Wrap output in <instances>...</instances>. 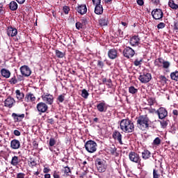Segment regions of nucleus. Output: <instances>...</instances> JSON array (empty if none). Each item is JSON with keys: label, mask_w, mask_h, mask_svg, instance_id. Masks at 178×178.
Segmentation results:
<instances>
[{"label": "nucleus", "mask_w": 178, "mask_h": 178, "mask_svg": "<svg viewBox=\"0 0 178 178\" xmlns=\"http://www.w3.org/2000/svg\"><path fill=\"white\" fill-rule=\"evenodd\" d=\"M120 129L124 133H133L134 124L129 119H123L120 122Z\"/></svg>", "instance_id": "f257e3e1"}, {"label": "nucleus", "mask_w": 178, "mask_h": 178, "mask_svg": "<svg viewBox=\"0 0 178 178\" xmlns=\"http://www.w3.org/2000/svg\"><path fill=\"white\" fill-rule=\"evenodd\" d=\"M137 127L140 130H145L149 127V119L147 116L140 115L137 119Z\"/></svg>", "instance_id": "f03ea898"}, {"label": "nucleus", "mask_w": 178, "mask_h": 178, "mask_svg": "<svg viewBox=\"0 0 178 178\" xmlns=\"http://www.w3.org/2000/svg\"><path fill=\"white\" fill-rule=\"evenodd\" d=\"M97 147H98L97 143L92 140H88L85 143V148L90 154H94L97 151Z\"/></svg>", "instance_id": "7ed1b4c3"}, {"label": "nucleus", "mask_w": 178, "mask_h": 178, "mask_svg": "<svg viewBox=\"0 0 178 178\" xmlns=\"http://www.w3.org/2000/svg\"><path fill=\"white\" fill-rule=\"evenodd\" d=\"M95 165L99 173H104V172L106 170V164H105V161L101 159H96Z\"/></svg>", "instance_id": "20e7f679"}, {"label": "nucleus", "mask_w": 178, "mask_h": 178, "mask_svg": "<svg viewBox=\"0 0 178 178\" xmlns=\"http://www.w3.org/2000/svg\"><path fill=\"white\" fill-rule=\"evenodd\" d=\"M154 65L157 67H163V69L168 70L170 67V62L163 60L162 58H159L154 61Z\"/></svg>", "instance_id": "39448f33"}, {"label": "nucleus", "mask_w": 178, "mask_h": 178, "mask_svg": "<svg viewBox=\"0 0 178 178\" xmlns=\"http://www.w3.org/2000/svg\"><path fill=\"white\" fill-rule=\"evenodd\" d=\"M41 98L43 102H44V104H46L47 105H52V104H54V96L51 94L44 93L41 96Z\"/></svg>", "instance_id": "423d86ee"}, {"label": "nucleus", "mask_w": 178, "mask_h": 178, "mask_svg": "<svg viewBox=\"0 0 178 178\" xmlns=\"http://www.w3.org/2000/svg\"><path fill=\"white\" fill-rule=\"evenodd\" d=\"M152 16L155 20H161L163 17V12L159 8H156L152 11Z\"/></svg>", "instance_id": "0eeeda50"}, {"label": "nucleus", "mask_w": 178, "mask_h": 178, "mask_svg": "<svg viewBox=\"0 0 178 178\" xmlns=\"http://www.w3.org/2000/svg\"><path fill=\"white\" fill-rule=\"evenodd\" d=\"M152 79V76L149 73L140 74L138 77V80L140 82H142L143 84H147V83H149Z\"/></svg>", "instance_id": "6e6552de"}, {"label": "nucleus", "mask_w": 178, "mask_h": 178, "mask_svg": "<svg viewBox=\"0 0 178 178\" xmlns=\"http://www.w3.org/2000/svg\"><path fill=\"white\" fill-rule=\"evenodd\" d=\"M36 109L40 115H41V113H45V112L48 111V105L44 102H39L36 106Z\"/></svg>", "instance_id": "1a4fd4ad"}, {"label": "nucleus", "mask_w": 178, "mask_h": 178, "mask_svg": "<svg viewBox=\"0 0 178 178\" xmlns=\"http://www.w3.org/2000/svg\"><path fill=\"white\" fill-rule=\"evenodd\" d=\"M136 54V51L131 47H127L125 49L123 50V55L125 58H127L129 59V58H133Z\"/></svg>", "instance_id": "9d476101"}, {"label": "nucleus", "mask_w": 178, "mask_h": 178, "mask_svg": "<svg viewBox=\"0 0 178 178\" xmlns=\"http://www.w3.org/2000/svg\"><path fill=\"white\" fill-rule=\"evenodd\" d=\"M19 70H20L21 74L24 77H29V76L31 75V70L27 65H22L19 68Z\"/></svg>", "instance_id": "9b49d317"}, {"label": "nucleus", "mask_w": 178, "mask_h": 178, "mask_svg": "<svg viewBox=\"0 0 178 178\" xmlns=\"http://www.w3.org/2000/svg\"><path fill=\"white\" fill-rule=\"evenodd\" d=\"M129 158L131 162H134L135 163H141V159H140V156L134 152H131L129 153Z\"/></svg>", "instance_id": "f8f14e48"}, {"label": "nucleus", "mask_w": 178, "mask_h": 178, "mask_svg": "<svg viewBox=\"0 0 178 178\" xmlns=\"http://www.w3.org/2000/svg\"><path fill=\"white\" fill-rule=\"evenodd\" d=\"M156 112V115L159 116V119L161 120L168 116V111L164 107H160Z\"/></svg>", "instance_id": "ddd939ff"}, {"label": "nucleus", "mask_w": 178, "mask_h": 178, "mask_svg": "<svg viewBox=\"0 0 178 178\" xmlns=\"http://www.w3.org/2000/svg\"><path fill=\"white\" fill-rule=\"evenodd\" d=\"M15 104H16V101L12 97H8L4 101V106L6 108H12Z\"/></svg>", "instance_id": "4468645a"}, {"label": "nucleus", "mask_w": 178, "mask_h": 178, "mask_svg": "<svg viewBox=\"0 0 178 178\" xmlns=\"http://www.w3.org/2000/svg\"><path fill=\"white\" fill-rule=\"evenodd\" d=\"M97 109L99 112H106L108 107L106 106L105 101L102 100V102H99L97 105Z\"/></svg>", "instance_id": "2eb2a0df"}, {"label": "nucleus", "mask_w": 178, "mask_h": 178, "mask_svg": "<svg viewBox=\"0 0 178 178\" xmlns=\"http://www.w3.org/2000/svg\"><path fill=\"white\" fill-rule=\"evenodd\" d=\"M7 35L8 37H16L17 35V29L12 26H8L7 29Z\"/></svg>", "instance_id": "dca6fc26"}, {"label": "nucleus", "mask_w": 178, "mask_h": 178, "mask_svg": "<svg viewBox=\"0 0 178 178\" xmlns=\"http://www.w3.org/2000/svg\"><path fill=\"white\" fill-rule=\"evenodd\" d=\"M113 138L114 140H117L121 145H123V142L122 141V134H120L119 131H115L113 133Z\"/></svg>", "instance_id": "f3484780"}, {"label": "nucleus", "mask_w": 178, "mask_h": 178, "mask_svg": "<svg viewBox=\"0 0 178 178\" xmlns=\"http://www.w3.org/2000/svg\"><path fill=\"white\" fill-rule=\"evenodd\" d=\"M24 114H17L16 113H12V118H13L15 122H22V120L24 119Z\"/></svg>", "instance_id": "a211bd4d"}, {"label": "nucleus", "mask_w": 178, "mask_h": 178, "mask_svg": "<svg viewBox=\"0 0 178 178\" xmlns=\"http://www.w3.org/2000/svg\"><path fill=\"white\" fill-rule=\"evenodd\" d=\"M129 42L132 47H137V45L140 44V38L137 35H134L130 38Z\"/></svg>", "instance_id": "6ab92c4d"}, {"label": "nucleus", "mask_w": 178, "mask_h": 178, "mask_svg": "<svg viewBox=\"0 0 178 178\" xmlns=\"http://www.w3.org/2000/svg\"><path fill=\"white\" fill-rule=\"evenodd\" d=\"M10 147L12 149H19L20 148V141L17 139H13L10 142Z\"/></svg>", "instance_id": "aec40b11"}, {"label": "nucleus", "mask_w": 178, "mask_h": 178, "mask_svg": "<svg viewBox=\"0 0 178 178\" xmlns=\"http://www.w3.org/2000/svg\"><path fill=\"white\" fill-rule=\"evenodd\" d=\"M108 55L110 59H116L118 58V50L111 49L108 51Z\"/></svg>", "instance_id": "412c9836"}, {"label": "nucleus", "mask_w": 178, "mask_h": 178, "mask_svg": "<svg viewBox=\"0 0 178 178\" xmlns=\"http://www.w3.org/2000/svg\"><path fill=\"white\" fill-rule=\"evenodd\" d=\"M25 101L26 102H34L35 101V96L33 93H28L26 95Z\"/></svg>", "instance_id": "4be33fe9"}, {"label": "nucleus", "mask_w": 178, "mask_h": 178, "mask_svg": "<svg viewBox=\"0 0 178 178\" xmlns=\"http://www.w3.org/2000/svg\"><path fill=\"white\" fill-rule=\"evenodd\" d=\"M77 11L80 15H86L87 13V6L86 5H81L78 7Z\"/></svg>", "instance_id": "5701e85b"}, {"label": "nucleus", "mask_w": 178, "mask_h": 178, "mask_svg": "<svg viewBox=\"0 0 178 178\" xmlns=\"http://www.w3.org/2000/svg\"><path fill=\"white\" fill-rule=\"evenodd\" d=\"M95 13H96V15H102V13H104V8H102V5L97 4L95 6Z\"/></svg>", "instance_id": "b1692460"}, {"label": "nucleus", "mask_w": 178, "mask_h": 178, "mask_svg": "<svg viewBox=\"0 0 178 178\" xmlns=\"http://www.w3.org/2000/svg\"><path fill=\"white\" fill-rule=\"evenodd\" d=\"M1 73L3 77H5V79H9V77H10V71H9V70L3 68L1 70Z\"/></svg>", "instance_id": "393cba45"}, {"label": "nucleus", "mask_w": 178, "mask_h": 178, "mask_svg": "<svg viewBox=\"0 0 178 178\" xmlns=\"http://www.w3.org/2000/svg\"><path fill=\"white\" fill-rule=\"evenodd\" d=\"M86 24H87V19H83L82 23L80 22L76 23V29H77V30H81Z\"/></svg>", "instance_id": "a878e982"}, {"label": "nucleus", "mask_w": 178, "mask_h": 178, "mask_svg": "<svg viewBox=\"0 0 178 178\" xmlns=\"http://www.w3.org/2000/svg\"><path fill=\"white\" fill-rule=\"evenodd\" d=\"M16 98L18 101H22L23 98H24V93L22 92L20 90H17L15 91Z\"/></svg>", "instance_id": "bb28decb"}, {"label": "nucleus", "mask_w": 178, "mask_h": 178, "mask_svg": "<svg viewBox=\"0 0 178 178\" xmlns=\"http://www.w3.org/2000/svg\"><path fill=\"white\" fill-rule=\"evenodd\" d=\"M19 162H20V161L19 160V157L17 156H14L11 159L10 165H12L13 166H17V165H19Z\"/></svg>", "instance_id": "cd10ccee"}, {"label": "nucleus", "mask_w": 178, "mask_h": 178, "mask_svg": "<svg viewBox=\"0 0 178 178\" xmlns=\"http://www.w3.org/2000/svg\"><path fill=\"white\" fill-rule=\"evenodd\" d=\"M147 105L149 106H154V105H156V99L154 97H149L147 99Z\"/></svg>", "instance_id": "c85d7f7f"}, {"label": "nucleus", "mask_w": 178, "mask_h": 178, "mask_svg": "<svg viewBox=\"0 0 178 178\" xmlns=\"http://www.w3.org/2000/svg\"><path fill=\"white\" fill-rule=\"evenodd\" d=\"M100 26H108V16H104L99 21Z\"/></svg>", "instance_id": "c756f323"}, {"label": "nucleus", "mask_w": 178, "mask_h": 178, "mask_svg": "<svg viewBox=\"0 0 178 178\" xmlns=\"http://www.w3.org/2000/svg\"><path fill=\"white\" fill-rule=\"evenodd\" d=\"M8 6L10 10H17L18 6L16 1H11Z\"/></svg>", "instance_id": "7c9ffc66"}, {"label": "nucleus", "mask_w": 178, "mask_h": 178, "mask_svg": "<svg viewBox=\"0 0 178 178\" xmlns=\"http://www.w3.org/2000/svg\"><path fill=\"white\" fill-rule=\"evenodd\" d=\"M151 156V152L148 150H144L142 152V158L143 159H149V158Z\"/></svg>", "instance_id": "2f4dec72"}, {"label": "nucleus", "mask_w": 178, "mask_h": 178, "mask_svg": "<svg viewBox=\"0 0 178 178\" xmlns=\"http://www.w3.org/2000/svg\"><path fill=\"white\" fill-rule=\"evenodd\" d=\"M171 80H174L175 81H178V71H175L170 73Z\"/></svg>", "instance_id": "473e14b6"}, {"label": "nucleus", "mask_w": 178, "mask_h": 178, "mask_svg": "<svg viewBox=\"0 0 178 178\" xmlns=\"http://www.w3.org/2000/svg\"><path fill=\"white\" fill-rule=\"evenodd\" d=\"M129 94L134 95V94H137V92H138V89L136 88L134 86H130L129 88Z\"/></svg>", "instance_id": "72a5a7b5"}, {"label": "nucleus", "mask_w": 178, "mask_h": 178, "mask_svg": "<svg viewBox=\"0 0 178 178\" xmlns=\"http://www.w3.org/2000/svg\"><path fill=\"white\" fill-rule=\"evenodd\" d=\"M168 5L170 8H171L172 9H174L175 10H176V9L178 8L177 4L175 3V1L173 0H170L168 2Z\"/></svg>", "instance_id": "f704fd0d"}, {"label": "nucleus", "mask_w": 178, "mask_h": 178, "mask_svg": "<svg viewBox=\"0 0 178 178\" xmlns=\"http://www.w3.org/2000/svg\"><path fill=\"white\" fill-rule=\"evenodd\" d=\"M55 52H56V56H57V58L62 59V58L65 57V52H62L58 49H56L55 51Z\"/></svg>", "instance_id": "c9c22d12"}, {"label": "nucleus", "mask_w": 178, "mask_h": 178, "mask_svg": "<svg viewBox=\"0 0 178 178\" xmlns=\"http://www.w3.org/2000/svg\"><path fill=\"white\" fill-rule=\"evenodd\" d=\"M89 95H90V94L88 93V91H87V90L83 89L81 90V97L83 98H85V99H87V98H88Z\"/></svg>", "instance_id": "e433bc0d"}, {"label": "nucleus", "mask_w": 178, "mask_h": 178, "mask_svg": "<svg viewBox=\"0 0 178 178\" xmlns=\"http://www.w3.org/2000/svg\"><path fill=\"white\" fill-rule=\"evenodd\" d=\"M141 63H143V59H136L134 62V65L135 66H140V65H141Z\"/></svg>", "instance_id": "4c0bfd02"}, {"label": "nucleus", "mask_w": 178, "mask_h": 178, "mask_svg": "<svg viewBox=\"0 0 178 178\" xmlns=\"http://www.w3.org/2000/svg\"><path fill=\"white\" fill-rule=\"evenodd\" d=\"M168 121L166 120H161L160 121V124L163 129H166V127L168 126Z\"/></svg>", "instance_id": "58836bf2"}, {"label": "nucleus", "mask_w": 178, "mask_h": 178, "mask_svg": "<svg viewBox=\"0 0 178 178\" xmlns=\"http://www.w3.org/2000/svg\"><path fill=\"white\" fill-rule=\"evenodd\" d=\"M55 144H56V140H55V138H51L49 139V147H54V145H55Z\"/></svg>", "instance_id": "ea45409f"}, {"label": "nucleus", "mask_w": 178, "mask_h": 178, "mask_svg": "<svg viewBox=\"0 0 178 178\" xmlns=\"http://www.w3.org/2000/svg\"><path fill=\"white\" fill-rule=\"evenodd\" d=\"M63 172H64V174L66 175V176H70V168H69V167H65V168H64Z\"/></svg>", "instance_id": "a19ab883"}, {"label": "nucleus", "mask_w": 178, "mask_h": 178, "mask_svg": "<svg viewBox=\"0 0 178 178\" xmlns=\"http://www.w3.org/2000/svg\"><path fill=\"white\" fill-rule=\"evenodd\" d=\"M117 149L115 147H114L113 149H112L111 150V155H114V156H119V154L118 153Z\"/></svg>", "instance_id": "79ce46f5"}, {"label": "nucleus", "mask_w": 178, "mask_h": 178, "mask_svg": "<svg viewBox=\"0 0 178 178\" xmlns=\"http://www.w3.org/2000/svg\"><path fill=\"white\" fill-rule=\"evenodd\" d=\"M161 144V139L159 138H156L153 141V145H159Z\"/></svg>", "instance_id": "37998d69"}, {"label": "nucleus", "mask_w": 178, "mask_h": 178, "mask_svg": "<svg viewBox=\"0 0 178 178\" xmlns=\"http://www.w3.org/2000/svg\"><path fill=\"white\" fill-rule=\"evenodd\" d=\"M9 83L11 84L17 83V79H16V76H14L13 78H11L9 81Z\"/></svg>", "instance_id": "c03bdc74"}, {"label": "nucleus", "mask_w": 178, "mask_h": 178, "mask_svg": "<svg viewBox=\"0 0 178 178\" xmlns=\"http://www.w3.org/2000/svg\"><path fill=\"white\" fill-rule=\"evenodd\" d=\"M37 165V162H35V161L34 160H31V161L29 162V166H30V168H33L34 166Z\"/></svg>", "instance_id": "a18cd8bd"}, {"label": "nucleus", "mask_w": 178, "mask_h": 178, "mask_svg": "<svg viewBox=\"0 0 178 178\" xmlns=\"http://www.w3.org/2000/svg\"><path fill=\"white\" fill-rule=\"evenodd\" d=\"M58 101L60 103L63 102L65 101V95H60L58 97Z\"/></svg>", "instance_id": "49530a36"}, {"label": "nucleus", "mask_w": 178, "mask_h": 178, "mask_svg": "<svg viewBox=\"0 0 178 178\" xmlns=\"http://www.w3.org/2000/svg\"><path fill=\"white\" fill-rule=\"evenodd\" d=\"M63 10H64V13H65V15H68L70 10V8H69V6H65L63 7Z\"/></svg>", "instance_id": "de8ad7c7"}, {"label": "nucleus", "mask_w": 178, "mask_h": 178, "mask_svg": "<svg viewBox=\"0 0 178 178\" xmlns=\"http://www.w3.org/2000/svg\"><path fill=\"white\" fill-rule=\"evenodd\" d=\"M26 177V174L23 172H19L17 174L16 178H24Z\"/></svg>", "instance_id": "09e8293b"}, {"label": "nucleus", "mask_w": 178, "mask_h": 178, "mask_svg": "<svg viewBox=\"0 0 178 178\" xmlns=\"http://www.w3.org/2000/svg\"><path fill=\"white\" fill-rule=\"evenodd\" d=\"M151 3L154 5V6H158V5H159L160 3V1L159 0H151Z\"/></svg>", "instance_id": "8fccbe9b"}, {"label": "nucleus", "mask_w": 178, "mask_h": 178, "mask_svg": "<svg viewBox=\"0 0 178 178\" xmlns=\"http://www.w3.org/2000/svg\"><path fill=\"white\" fill-rule=\"evenodd\" d=\"M153 178H159V175L158 174V171L156 170H153Z\"/></svg>", "instance_id": "3c124183"}, {"label": "nucleus", "mask_w": 178, "mask_h": 178, "mask_svg": "<svg viewBox=\"0 0 178 178\" xmlns=\"http://www.w3.org/2000/svg\"><path fill=\"white\" fill-rule=\"evenodd\" d=\"M157 29H165V23L161 22L157 25Z\"/></svg>", "instance_id": "603ef678"}, {"label": "nucleus", "mask_w": 178, "mask_h": 178, "mask_svg": "<svg viewBox=\"0 0 178 178\" xmlns=\"http://www.w3.org/2000/svg\"><path fill=\"white\" fill-rule=\"evenodd\" d=\"M118 36L120 37V38H123V31L121 29H118Z\"/></svg>", "instance_id": "864d4df0"}, {"label": "nucleus", "mask_w": 178, "mask_h": 178, "mask_svg": "<svg viewBox=\"0 0 178 178\" xmlns=\"http://www.w3.org/2000/svg\"><path fill=\"white\" fill-rule=\"evenodd\" d=\"M93 5H101V0H92Z\"/></svg>", "instance_id": "5fc2aeb1"}, {"label": "nucleus", "mask_w": 178, "mask_h": 178, "mask_svg": "<svg viewBox=\"0 0 178 178\" xmlns=\"http://www.w3.org/2000/svg\"><path fill=\"white\" fill-rule=\"evenodd\" d=\"M106 84V86H108V87H112V79H108Z\"/></svg>", "instance_id": "6e6d98bb"}, {"label": "nucleus", "mask_w": 178, "mask_h": 178, "mask_svg": "<svg viewBox=\"0 0 178 178\" xmlns=\"http://www.w3.org/2000/svg\"><path fill=\"white\" fill-rule=\"evenodd\" d=\"M148 112L149 113H156V109L151 108L148 109Z\"/></svg>", "instance_id": "4d7b16f0"}, {"label": "nucleus", "mask_w": 178, "mask_h": 178, "mask_svg": "<svg viewBox=\"0 0 178 178\" xmlns=\"http://www.w3.org/2000/svg\"><path fill=\"white\" fill-rule=\"evenodd\" d=\"M18 81H23L24 80V78L23 77V75H17V79Z\"/></svg>", "instance_id": "13d9d810"}, {"label": "nucleus", "mask_w": 178, "mask_h": 178, "mask_svg": "<svg viewBox=\"0 0 178 178\" xmlns=\"http://www.w3.org/2000/svg\"><path fill=\"white\" fill-rule=\"evenodd\" d=\"M97 65L99 66V67H102V68L104 67V62L101 60H98Z\"/></svg>", "instance_id": "bf43d9fd"}, {"label": "nucleus", "mask_w": 178, "mask_h": 178, "mask_svg": "<svg viewBox=\"0 0 178 178\" xmlns=\"http://www.w3.org/2000/svg\"><path fill=\"white\" fill-rule=\"evenodd\" d=\"M137 3L140 6H143L144 5V1H143V0H137Z\"/></svg>", "instance_id": "052dcab7"}, {"label": "nucleus", "mask_w": 178, "mask_h": 178, "mask_svg": "<svg viewBox=\"0 0 178 178\" xmlns=\"http://www.w3.org/2000/svg\"><path fill=\"white\" fill-rule=\"evenodd\" d=\"M54 178H60L59 176V174L56 171H54V175H53Z\"/></svg>", "instance_id": "680f3d73"}, {"label": "nucleus", "mask_w": 178, "mask_h": 178, "mask_svg": "<svg viewBox=\"0 0 178 178\" xmlns=\"http://www.w3.org/2000/svg\"><path fill=\"white\" fill-rule=\"evenodd\" d=\"M14 134L15 136H17V137H19V136H20V131L19 130L15 129L14 131Z\"/></svg>", "instance_id": "e2e57ef3"}, {"label": "nucleus", "mask_w": 178, "mask_h": 178, "mask_svg": "<svg viewBox=\"0 0 178 178\" xmlns=\"http://www.w3.org/2000/svg\"><path fill=\"white\" fill-rule=\"evenodd\" d=\"M51 170L49 169V168H44V169H43V172H44V173H49V171H50Z\"/></svg>", "instance_id": "0e129e2a"}, {"label": "nucleus", "mask_w": 178, "mask_h": 178, "mask_svg": "<svg viewBox=\"0 0 178 178\" xmlns=\"http://www.w3.org/2000/svg\"><path fill=\"white\" fill-rule=\"evenodd\" d=\"M160 80H161V81H166V76H160Z\"/></svg>", "instance_id": "69168bd1"}, {"label": "nucleus", "mask_w": 178, "mask_h": 178, "mask_svg": "<svg viewBox=\"0 0 178 178\" xmlns=\"http://www.w3.org/2000/svg\"><path fill=\"white\" fill-rule=\"evenodd\" d=\"M20 5H22V3H24L26 2V0H16Z\"/></svg>", "instance_id": "338daca9"}, {"label": "nucleus", "mask_w": 178, "mask_h": 178, "mask_svg": "<svg viewBox=\"0 0 178 178\" xmlns=\"http://www.w3.org/2000/svg\"><path fill=\"white\" fill-rule=\"evenodd\" d=\"M172 113H173V115H175V116H177V115H178L177 110H173Z\"/></svg>", "instance_id": "774afa93"}]
</instances>
